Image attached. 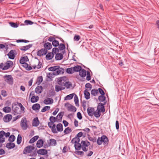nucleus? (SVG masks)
Here are the masks:
<instances>
[{
    "instance_id": "nucleus-2",
    "label": "nucleus",
    "mask_w": 159,
    "mask_h": 159,
    "mask_svg": "<svg viewBox=\"0 0 159 159\" xmlns=\"http://www.w3.org/2000/svg\"><path fill=\"white\" fill-rule=\"evenodd\" d=\"M28 121L25 117H23L20 121V126L23 130H26L28 127L29 125L27 124Z\"/></svg>"
},
{
    "instance_id": "nucleus-7",
    "label": "nucleus",
    "mask_w": 159,
    "mask_h": 159,
    "mask_svg": "<svg viewBox=\"0 0 159 159\" xmlns=\"http://www.w3.org/2000/svg\"><path fill=\"white\" fill-rule=\"evenodd\" d=\"M13 65V62L11 61H8L5 64L3 70H6L12 67Z\"/></svg>"
},
{
    "instance_id": "nucleus-60",
    "label": "nucleus",
    "mask_w": 159,
    "mask_h": 159,
    "mask_svg": "<svg viewBox=\"0 0 159 159\" xmlns=\"http://www.w3.org/2000/svg\"><path fill=\"white\" fill-rule=\"evenodd\" d=\"M55 125H53L52 126V127L51 128L52 132L54 134L57 133V131L56 130V129L55 128Z\"/></svg>"
},
{
    "instance_id": "nucleus-35",
    "label": "nucleus",
    "mask_w": 159,
    "mask_h": 159,
    "mask_svg": "<svg viewBox=\"0 0 159 159\" xmlns=\"http://www.w3.org/2000/svg\"><path fill=\"white\" fill-rule=\"evenodd\" d=\"M82 69L81 67L79 65H77L74 67H73V70L74 72H79Z\"/></svg>"
},
{
    "instance_id": "nucleus-11",
    "label": "nucleus",
    "mask_w": 159,
    "mask_h": 159,
    "mask_svg": "<svg viewBox=\"0 0 159 159\" xmlns=\"http://www.w3.org/2000/svg\"><path fill=\"white\" fill-rule=\"evenodd\" d=\"M16 51L14 50H11L8 54L7 55L8 56L9 58L11 59H13L15 57V52Z\"/></svg>"
},
{
    "instance_id": "nucleus-5",
    "label": "nucleus",
    "mask_w": 159,
    "mask_h": 159,
    "mask_svg": "<svg viewBox=\"0 0 159 159\" xmlns=\"http://www.w3.org/2000/svg\"><path fill=\"white\" fill-rule=\"evenodd\" d=\"M65 106L67 107L68 111H70L74 112H75L76 110V108L75 107L69 103H65Z\"/></svg>"
},
{
    "instance_id": "nucleus-22",
    "label": "nucleus",
    "mask_w": 159,
    "mask_h": 159,
    "mask_svg": "<svg viewBox=\"0 0 159 159\" xmlns=\"http://www.w3.org/2000/svg\"><path fill=\"white\" fill-rule=\"evenodd\" d=\"M86 71L83 69H82L79 72V75L82 77H84L86 75Z\"/></svg>"
},
{
    "instance_id": "nucleus-40",
    "label": "nucleus",
    "mask_w": 159,
    "mask_h": 159,
    "mask_svg": "<svg viewBox=\"0 0 159 159\" xmlns=\"http://www.w3.org/2000/svg\"><path fill=\"white\" fill-rule=\"evenodd\" d=\"M50 143H49V145H51L52 146H55L57 144V142L56 140L54 139H50Z\"/></svg>"
},
{
    "instance_id": "nucleus-30",
    "label": "nucleus",
    "mask_w": 159,
    "mask_h": 159,
    "mask_svg": "<svg viewBox=\"0 0 159 159\" xmlns=\"http://www.w3.org/2000/svg\"><path fill=\"white\" fill-rule=\"evenodd\" d=\"M93 115L96 118H98L101 116V111L97 109L95 111H94Z\"/></svg>"
},
{
    "instance_id": "nucleus-21",
    "label": "nucleus",
    "mask_w": 159,
    "mask_h": 159,
    "mask_svg": "<svg viewBox=\"0 0 159 159\" xmlns=\"http://www.w3.org/2000/svg\"><path fill=\"white\" fill-rule=\"evenodd\" d=\"M29 61V59L27 56H25L22 57L20 60V63H23L25 62Z\"/></svg>"
},
{
    "instance_id": "nucleus-37",
    "label": "nucleus",
    "mask_w": 159,
    "mask_h": 159,
    "mask_svg": "<svg viewBox=\"0 0 159 159\" xmlns=\"http://www.w3.org/2000/svg\"><path fill=\"white\" fill-rule=\"evenodd\" d=\"M57 131L61 132L63 130V126L61 124L59 123L57 125Z\"/></svg>"
},
{
    "instance_id": "nucleus-62",
    "label": "nucleus",
    "mask_w": 159,
    "mask_h": 159,
    "mask_svg": "<svg viewBox=\"0 0 159 159\" xmlns=\"http://www.w3.org/2000/svg\"><path fill=\"white\" fill-rule=\"evenodd\" d=\"M25 23L27 25H31L33 24V22L32 21L29 20H26L25 21Z\"/></svg>"
},
{
    "instance_id": "nucleus-43",
    "label": "nucleus",
    "mask_w": 159,
    "mask_h": 159,
    "mask_svg": "<svg viewBox=\"0 0 159 159\" xmlns=\"http://www.w3.org/2000/svg\"><path fill=\"white\" fill-rule=\"evenodd\" d=\"M75 148L76 150H80L81 148H82L81 143H77L75 145Z\"/></svg>"
},
{
    "instance_id": "nucleus-10",
    "label": "nucleus",
    "mask_w": 159,
    "mask_h": 159,
    "mask_svg": "<svg viewBox=\"0 0 159 159\" xmlns=\"http://www.w3.org/2000/svg\"><path fill=\"white\" fill-rule=\"evenodd\" d=\"M12 118V116L10 114H7L3 117L4 121L5 122H9L11 120Z\"/></svg>"
},
{
    "instance_id": "nucleus-64",
    "label": "nucleus",
    "mask_w": 159,
    "mask_h": 159,
    "mask_svg": "<svg viewBox=\"0 0 159 159\" xmlns=\"http://www.w3.org/2000/svg\"><path fill=\"white\" fill-rule=\"evenodd\" d=\"M80 36L79 35H75L74 38V41H78L80 39Z\"/></svg>"
},
{
    "instance_id": "nucleus-49",
    "label": "nucleus",
    "mask_w": 159,
    "mask_h": 159,
    "mask_svg": "<svg viewBox=\"0 0 159 159\" xmlns=\"http://www.w3.org/2000/svg\"><path fill=\"white\" fill-rule=\"evenodd\" d=\"M83 135V133L82 132H79L77 135V137L78 138L77 139V141H75V143H76L77 142H79L80 141V139L79 138L81 137Z\"/></svg>"
},
{
    "instance_id": "nucleus-25",
    "label": "nucleus",
    "mask_w": 159,
    "mask_h": 159,
    "mask_svg": "<svg viewBox=\"0 0 159 159\" xmlns=\"http://www.w3.org/2000/svg\"><path fill=\"white\" fill-rule=\"evenodd\" d=\"M39 123V121L38 118L36 117L34 119L32 125L33 126H37Z\"/></svg>"
},
{
    "instance_id": "nucleus-34",
    "label": "nucleus",
    "mask_w": 159,
    "mask_h": 159,
    "mask_svg": "<svg viewBox=\"0 0 159 159\" xmlns=\"http://www.w3.org/2000/svg\"><path fill=\"white\" fill-rule=\"evenodd\" d=\"M63 57V55L61 53H59L56 55L55 59L57 60H60L62 59Z\"/></svg>"
},
{
    "instance_id": "nucleus-23",
    "label": "nucleus",
    "mask_w": 159,
    "mask_h": 159,
    "mask_svg": "<svg viewBox=\"0 0 159 159\" xmlns=\"http://www.w3.org/2000/svg\"><path fill=\"white\" fill-rule=\"evenodd\" d=\"M43 88L41 86H38L35 89V92L38 94L41 93L43 91Z\"/></svg>"
},
{
    "instance_id": "nucleus-53",
    "label": "nucleus",
    "mask_w": 159,
    "mask_h": 159,
    "mask_svg": "<svg viewBox=\"0 0 159 159\" xmlns=\"http://www.w3.org/2000/svg\"><path fill=\"white\" fill-rule=\"evenodd\" d=\"M50 106H46L43 107V108L41 110V111L42 112H45L47 111H48L50 110Z\"/></svg>"
},
{
    "instance_id": "nucleus-12",
    "label": "nucleus",
    "mask_w": 159,
    "mask_h": 159,
    "mask_svg": "<svg viewBox=\"0 0 159 159\" xmlns=\"http://www.w3.org/2000/svg\"><path fill=\"white\" fill-rule=\"evenodd\" d=\"M64 71V69L62 68H60L59 66V68L56 71L54 72L53 74L55 75H57L60 74H63Z\"/></svg>"
},
{
    "instance_id": "nucleus-58",
    "label": "nucleus",
    "mask_w": 159,
    "mask_h": 159,
    "mask_svg": "<svg viewBox=\"0 0 159 159\" xmlns=\"http://www.w3.org/2000/svg\"><path fill=\"white\" fill-rule=\"evenodd\" d=\"M49 120L52 123H54L56 121L57 122V120L56 119V118L54 116H52L50 117Z\"/></svg>"
},
{
    "instance_id": "nucleus-33",
    "label": "nucleus",
    "mask_w": 159,
    "mask_h": 159,
    "mask_svg": "<svg viewBox=\"0 0 159 159\" xmlns=\"http://www.w3.org/2000/svg\"><path fill=\"white\" fill-rule=\"evenodd\" d=\"M15 144L12 143H7L6 145L7 148L9 149L15 147Z\"/></svg>"
},
{
    "instance_id": "nucleus-42",
    "label": "nucleus",
    "mask_w": 159,
    "mask_h": 159,
    "mask_svg": "<svg viewBox=\"0 0 159 159\" xmlns=\"http://www.w3.org/2000/svg\"><path fill=\"white\" fill-rule=\"evenodd\" d=\"M74 94H75L74 93H72V94H70L69 95L66 96L65 97V100H69L73 98Z\"/></svg>"
},
{
    "instance_id": "nucleus-52",
    "label": "nucleus",
    "mask_w": 159,
    "mask_h": 159,
    "mask_svg": "<svg viewBox=\"0 0 159 159\" xmlns=\"http://www.w3.org/2000/svg\"><path fill=\"white\" fill-rule=\"evenodd\" d=\"M52 45L55 47H57L59 45V43L58 41L56 40V39L53 41L52 42Z\"/></svg>"
},
{
    "instance_id": "nucleus-45",
    "label": "nucleus",
    "mask_w": 159,
    "mask_h": 159,
    "mask_svg": "<svg viewBox=\"0 0 159 159\" xmlns=\"http://www.w3.org/2000/svg\"><path fill=\"white\" fill-rule=\"evenodd\" d=\"M98 99L100 102H103L106 99V97L104 95H101L98 97Z\"/></svg>"
},
{
    "instance_id": "nucleus-63",
    "label": "nucleus",
    "mask_w": 159,
    "mask_h": 159,
    "mask_svg": "<svg viewBox=\"0 0 159 159\" xmlns=\"http://www.w3.org/2000/svg\"><path fill=\"white\" fill-rule=\"evenodd\" d=\"M89 139L93 142H95L96 141L97 138L95 137H90L89 138Z\"/></svg>"
},
{
    "instance_id": "nucleus-48",
    "label": "nucleus",
    "mask_w": 159,
    "mask_h": 159,
    "mask_svg": "<svg viewBox=\"0 0 159 159\" xmlns=\"http://www.w3.org/2000/svg\"><path fill=\"white\" fill-rule=\"evenodd\" d=\"M74 100L76 106H79V100L77 95H75L74 97Z\"/></svg>"
},
{
    "instance_id": "nucleus-54",
    "label": "nucleus",
    "mask_w": 159,
    "mask_h": 159,
    "mask_svg": "<svg viewBox=\"0 0 159 159\" xmlns=\"http://www.w3.org/2000/svg\"><path fill=\"white\" fill-rule=\"evenodd\" d=\"M15 137L14 135H11L9 136L8 141L10 142H12L14 141L15 139Z\"/></svg>"
},
{
    "instance_id": "nucleus-38",
    "label": "nucleus",
    "mask_w": 159,
    "mask_h": 159,
    "mask_svg": "<svg viewBox=\"0 0 159 159\" xmlns=\"http://www.w3.org/2000/svg\"><path fill=\"white\" fill-rule=\"evenodd\" d=\"M91 93L92 95L95 96L97 95L98 93V91L97 89H94L91 90Z\"/></svg>"
},
{
    "instance_id": "nucleus-6",
    "label": "nucleus",
    "mask_w": 159,
    "mask_h": 159,
    "mask_svg": "<svg viewBox=\"0 0 159 159\" xmlns=\"http://www.w3.org/2000/svg\"><path fill=\"white\" fill-rule=\"evenodd\" d=\"M66 77H61L58 79L57 83L59 85L64 86L66 83Z\"/></svg>"
},
{
    "instance_id": "nucleus-28",
    "label": "nucleus",
    "mask_w": 159,
    "mask_h": 159,
    "mask_svg": "<svg viewBox=\"0 0 159 159\" xmlns=\"http://www.w3.org/2000/svg\"><path fill=\"white\" fill-rule=\"evenodd\" d=\"M39 97L37 96H34L31 98V102L32 103H34L38 101Z\"/></svg>"
},
{
    "instance_id": "nucleus-9",
    "label": "nucleus",
    "mask_w": 159,
    "mask_h": 159,
    "mask_svg": "<svg viewBox=\"0 0 159 159\" xmlns=\"http://www.w3.org/2000/svg\"><path fill=\"white\" fill-rule=\"evenodd\" d=\"M4 78H6L5 80L7 83L9 84L13 83V78L12 77L11 75H6L4 76Z\"/></svg>"
},
{
    "instance_id": "nucleus-16",
    "label": "nucleus",
    "mask_w": 159,
    "mask_h": 159,
    "mask_svg": "<svg viewBox=\"0 0 159 159\" xmlns=\"http://www.w3.org/2000/svg\"><path fill=\"white\" fill-rule=\"evenodd\" d=\"M53 102V100L51 98H47L43 101V103L45 104H50Z\"/></svg>"
},
{
    "instance_id": "nucleus-44",
    "label": "nucleus",
    "mask_w": 159,
    "mask_h": 159,
    "mask_svg": "<svg viewBox=\"0 0 159 159\" xmlns=\"http://www.w3.org/2000/svg\"><path fill=\"white\" fill-rule=\"evenodd\" d=\"M66 71L67 73L70 74H72L74 72L73 70V67L68 68L67 69Z\"/></svg>"
},
{
    "instance_id": "nucleus-27",
    "label": "nucleus",
    "mask_w": 159,
    "mask_h": 159,
    "mask_svg": "<svg viewBox=\"0 0 159 159\" xmlns=\"http://www.w3.org/2000/svg\"><path fill=\"white\" fill-rule=\"evenodd\" d=\"M2 110L5 113H8L11 112V109L10 107L6 106L3 108Z\"/></svg>"
},
{
    "instance_id": "nucleus-20",
    "label": "nucleus",
    "mask_w": 159,
    "mask_h": 159,
    "mask_svg": "<svg viewBox=\"0 0 159 159\" xmlns=\"http://www.w3.org/2000/svg\"><path fill=\"white\" fill-rule=\"evenodd\" d=\"M58 46L59 50L64 51H63L62 52V53L64 54L65 51L66 46L63 43H60V44H59Z\"/></svg>"
},
{
    "instance_id": "nucleus-59",
    "label": "nucleus",
    "mask_w": 159,
    "mask_h": 159,
    "mask_svg": "<svg viewBox=\"0 0 159 159\" xmlns=\"http://www.w3.org/2000/svg\"><path fill=\"white\" fill-rule=\"evenodd\" d=\"M9 24L12 27L17 28L18 26V25L13 22H11Z\"/></svg>"
},
{
    "instance_id": "nucleus-51",
    "label": "nucleus",
    "mask_w": 159,
    "mask_h": 159,
    "mask_svg": "<svg viewBox=\"0 0 159 159\" xmlns=\"http://www.w3.org/2000/svg\"><path fill=\"white\" fill-rule=\"evenodd\" d=\"M22 137L21 136L20 134H18L17 139V143L18 144H19L21 142Z\"/></svg>"
},
{
    "instance_id": "nucleus-50",
    "label": "nucleus",
    "mask_w": 159,
    "mask_h": 159,
    "mask_svg": "<svg viewBox=\"0 0 159 159\" xmlns=\"http://www.w3.org/2000/svg\"><path fill=\"white\" fill-rule=\"evenodd\" d=\"M19 110V108L18 107H15L14 109L13 110V114L14 115H15L16 114H18Z\"/></svg>"
},
{
    "instance_id": "nucleus-15",
    "label": "nucleus",
    "mask_w": 159,
    "mask_h": 159,
    "mask_svg": "<svg viewBox=\"0 0 159 159\" xmlns=\"http://www.w3.org/2000/svg\"><path fill=\"white\" fill-rule=\"evenodd\" d=\"M64 114V112H61L58 114L57 116L56 117V119L57 120V122H60L61 121Z\"/></svg>"
},
{
    "instance_id": "nucleus-1",
    "label": "nucleus",
    "mask_w": 159,
    "mask_h": 159,
    "mask_svg": "<svg viewBox=\"0 0 159 159\" xmlns=\"http://www.w3.org/2000/svg\"><path fill=\"white\" fill-rule=\"evenodd\" d=\"M108 139L105 135H102L101 137H98L97 141L98 144L100 145L103 143V145L105 146L108 145Z\"/></svg>"
},
{
    "instance_id": "nucleus-36",
    "label": "nucleus",
    "mask_w": 159,
    "mask_h": 159,
    "mask_svg": "<svg viewBox=\"0 0 159 159\" xmlns=\"http://www.w3.org/2000/svg\"><path fill=\"white\" fill-rule=\"evenodd\" d=\"M59 68V66H56L53 67H51L48 68L49 71L55 72Z\"/></svg>"
},
{
    "instance_id": "nucleus-47",
    "label": "nucleus",
    "mask_w": 159,
    "mask_h": 159,
    "mask_svg": "<svg viewBox=\"0 0 159 159\" xmlns=\"http://www.w3.org/2000/svg\"><path fill=\"white\" fill-rule=\"evenodd\" d=\"M72 86V84L70 82L66 81V83L65 84L64 86H65L67 89H69Z\"/></svg>"
},
{
    "instance_id": "nucleus-26",
    "label": "nucleus",
    "mask_w": 159,
    "mask_h": 159,
    "mask_svg": "<svg viewBox=\"0 0 159 159\" xmlns=\"http://www.w3.org/2000/svg\"><path fill=\"white\" fill-rule=\"evenodd\" d=\"M55 91L56 92H59L60 91L63 90L65 89V87L62 86L56 85L55 87Z\"/></svg>"
},
{
    "instance_id": "nucleus-17",
    "label": "nucleus",
    "mask_w": 159,
    "mask_h": 159,
    "mask_svg": "<svg viewBox=\"0 0 159 159\" xmlns=\"http://www.w3.org/2000/svg\"><path fill=\"white\" fill-rule=\"evenodd\" d=\"M37 153L40 155H44L47 154L48 152L46 149H41L37 151Z\"/></svg>"
},
{
    "instance_id": "nucleus-61",
    "label": "nucleus",
    "mask_w": 159,
    "mask_h": 159,
    "mask_svg": "<svg viewBox=\"0 0 159 159\" xmlns=\"http://www.w3.org/2000/svg\"><path fill=\"white\" fill-rule=\"evenodd\" d=\"M16 42L17 43L24 42L26 43L29 42V41L25 39H18L16 41Z\"/></svg>"
},
{
    "instance_id": "nucleus-24",
    "label": "nucleus",
    "mask_w": 159,
    "mask_h": 159,
    "mask_svg": "<svg viewBox=\"0 0 159 159\" xmlns=\"http://www.w3.org/2000/svg\"><path fill=\"white\" fill-rule=\"evenodd\" d=\"M43 140L42 139H39L37 142V147L38 148H40L43 146Z\"/></svg>"
},
{
    "instance_id": "nucleus-14",
    "label": "nucleus",
    "mask_w": 159,
    "mask_h": 159,
    "mask_svg": "<svg viewBox=\"0 0 159 159\" xmlns=\"http://www.w3.org/2000/svg\"><path fill=\"white\" fill-rule=\"evenodd\" d=\"M94 108L89 107L87 109V112L89 115L92 116L94 114Z\"/></svg>"
},
{
    "instance_id": "nucleus-13",
    "label": "nucleus",
    "mask_w": 159,
    "mask_h": 159,
    "mask_svg": "<svg viewBox=\"0 0 159 159\" xmlns=\"http://www.w3.org/2000/svg\"><path fill=\"white\" fill-rule=\"evenodd\" d=\"M97 109L99 110L100 111L102 112H104L105 111L104 106L102 103H100L98 104Z\"/></svg>"
},
{
    "instance_id": "nucleus-8",
    "label": "nucleus",
    "mask_w": 159,
    "mask_h": 159,
    "mask_svg": "<svg viewBox=\"0 0 159 159\" xmlns=\"http://www.w3.org/2000/svg\"><path fill=\"white\" fill-rule=\"evenodd\" d=\"M47 52V50L45 48H42L38 51L37 55L39 56H41L45 55Z\"/></svg>"
},
{
    "instance_id": "nucleus-32",
    "label": "nucleus",
    "mask_w": 159,
    "mask_h": 159,
    "mask_svg": "<svg viewBox=\"0 0 159 159\" xmlns=\"http://www.w3.org/2000/svg\"><path fill=\"white\" fill-rule=\"evenodd\" d=\"M44 47L45 49L49 50L52 48V45L51 43L47 42L44 44Z\"/></svg>"
},
{
    "instance_id": "nucleus-19",
    "label": "nucleus",
    "mask_w": 159,
    "mask_h": 159,
    "mask_svg": "<svg viewBox=\"0 0 159 159\" xmlns=\"http://www.w3.org/2000/svg\"><path fill=\"white\" fill-rule=\"evenodd\" d=\"M5 134V132L2 130L0 132V142L3 143L5 141V138L4 135Z\"/></svg>"
},
{
    "instance_id": "nucleus-18",
    "label": "nucleus",
    "mask_w": 159,
    "mask_h": 159,
    "mask_svg": "<svg viewBox=\"0 0 159 159\" xmlns=\"http://www.w3.org/2000/svg\"><path fill=\"white\" fill-rule=\"evenodd\" d=\"M32 46V44H30L28 45L22 47H21L20 48V49L22 51H26L27 50L29 49L30 48H31Z\"/></svg>"
},
{
    "instance_id": "nucleus-56",
    "label": "nucleus",
    "mask_w": 159,
    "mask_h": 159,
    "mask_svg": "<svg viewBox=\"0 0 159 159\" xmlns=\"http://www.w3.org/2000/svg\"><path fill=\"white\" fill-rule=\"evenodd\" d=\"M71 129L69 127H67L65 129L64 132L65 134H67L71 132Z\"/></svg>"
},
{
    "instance_id": "nucleus-41",
    "label": "nucleus",
    "mask_w": 159,
    "mask_h": 159,
    "mask_svg": "<svg viewBox=\"0 0 159 159\" xmlns=\"http://www.w3.org/2000/svg\"><path fill=\"white\" fill-rule=\"evenodd\" d=\"M54 54L52 52L48 53L46 56V57L47 59H51L53 57Z\"/></svg>"
},
{
    "instance_id": "nucleus-4",
    "label": "nucleus",
    "mask_w": 159,
    "mask_h": 159,
    "mask_svg": "<svg viewBox=\"0 0 159 159\" xmlns=\"http://www.w3.org/2000/svg\"><path fill=\"white\" fill-rule=\"evenodd\" d=\"M34 146H28L25 147L23 151V154H27V153H29L31 152L33 150H34Z\"/></svg>"
},
{
    "instance_id": "nucleus-39",
    "label": "nucleus",
    "mask_w": 159,
    "mask_h": 159,
    "mask_svg": "<svg viewBox=\"0 0 159 159\" xmlns=\"http://www.w3.org/2000/svg\"><path fill=\"white\" fill-rule=\"evenodd\" d=\"M39 138V136L38 135L34 136L30 140L29 143H34Z\"/></svg>"
},
{
    "instance_id": "nucleus-46",
    "label": "nucleus",
    "mask_w": 159,
    "mask_h": 159,
    "mask_svg": "<svg viewBox=\"0 0 159 159\" xmlns=\"http://www.w3.org/2000/svg\"><path fill=\"white\" fill-rule=\"evenodd\" d=\"M43 78L42 76H39L38 77L37 80V83L39 85L43 81Z\"/></svg>"
},
{
    "instance_id": "nucleus-55",
    "label": "nucleus",
    "mask_w": 159,
    "mask_h": 159,
    "mask_svg": "<svg viewBox=\"0 0 159 159\" xmlns=\"http://www.w3.org/2000/svg\"><path fill=\"white\" fill-rule=\"evenodd\" d=\"M59 49L57 48H54L52 49V53L54 54H57L59 53Z\"/></svg>"
},
{
    "instance_id": "nucleus-29",
    "label": "nucleus",
    "mask_w": 159,
    "mask_h": 159,
    "mask_svg": "<svg viewBox=\"0 0 159 159\" xmlns=\"http://www.w3.org/2000/svg\"><path fill=\"white\" fill-rule=\"evenodd\" d=\"M88 89H85L84 91L85 98L86 99H89L90 98V93L88 92Z\"/></svg>"
},
{
    "instance_id": "nucleus-3",
    "label": "nucleus",
    "mask_w": 159,
    "mask_h": 159,
    "mask_svg": "<svg viewBox=\"0 0 159 159\" xmlns=\"http://www.w3.org/2000/svg\"><path fill=\"white\" fill-rule=\"evenodd\" d=\"M82 149L83 151L86 152L88 150V147L90 145V143L87 141L82 140L81 142Z\"/></svg>"
},
{
    "instance_id": "nucleus-31",
    "label": "nucleus",
    "mask_w": 159,
    "mask_h": 159,
    "mask_svg": "<svg viewBox=\"0 0 159 159\" xmlns=\"http://www.w3.org/2000/svg\"><path fill=\"white\" fill-rule=\"evenodd\" d=\"M40 107V106L38 103H36L34 104L32 107V109L34 111L39 110Z\"/></svg>"
},
{
    "instance_id": "nucleus-57",
    "label": "nucleus",
    "mask_w": 159,
    "mask_h": 159,
    "mask_svg": "<svg viewBox=\"0 0 159 159\" xmlns=\"http://www.w3.org/2000/svg\"><path fill=\"white\" fill-rule=\"evenodd\" d=\"M85 86L86 88L88 89H87L88 91L90 90L92 88V85L89 83H87L85 84Z\"/></svg>"
}]
</instances>
